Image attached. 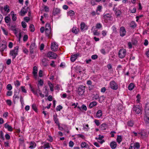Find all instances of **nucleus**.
Returning <instances> with one entry per match:
<instances>
[{
	"mask_svg": "<svg viewBox=\"0 0 149 149\" xmlns=\"http://www.w3.org/2000/svg\"><path fill=\"white\" fill-rule=\"evenodd\" d=\"M44 10L46 12H48L49 11V8L47 6H45L44 8Z\"/></svg>",
	"mask_w": 149,
	"mask_h": 149,
	"instance_id": "8fccbe9b",
	"label": "nucleus"
},
{
	"mask_svg": "<svg viewBox=\"0 0 149 149\" xmlns=\"http://www.w3.org/2000/svg\"><path fill=\"white\" fill-rule=\"evenodd\" d=\"M21 24H22V25L23 28H26V23L25 22H24L23 21H22V22Z\"/></svg>",
	"mask_w": 149,
	"mask_h": 149,
	"instance_id": "13d9d810",
	"label": "nucleus"
},
{
	"mask_svg": "<svg viewBox=\"0 0 149 149\" xmlns=\"http://www.w3.org/2000/svg\"><path fill=\"white\" fill-rule=\"evenodd\" d=\"M117 146V143L114 141H112L110 144L111 147L112 149H114L116 148Z\"/></svg>",
	"mask_w": 149,
	"mask_h": 149,
	"instance_id": "393cba45",
	"label": "nucleus"
},
{
	"mask_svg": "<svg viewBox=\"0 0 149 149\" xmlns=\"http://www.w3.org/2000/svg\"><path fill=\"white\" fill-rule=\"evenodd\" d=\"M122 141V137L121 136L118 135L117 138V141L118 143H120Z\"/></svg>",
	"mask_w": 149,
	"mask_h": 149,
	"instance_id": "c756f323",
	"label": "nucleus"
},
{
	"mask_svg": "<svg viewBox=\"0 0 149 149\" xmlns=\"http://www.w3.org/2000/svg\"><path fill=\"white\" fill-rule=\"evenodd\" d=\"M127 124L128 126L130 127H132L133 125L134 124L132 121H130L128 122Z\"/></svg>",
	"mask_w": 149,
	"mask_h": 149,
	"instance_id": "6e6d98bb",
	"label": "nucleus"
},
{
	"mask_svg": "<svg viewBox=\"0 0 149 149\" xmlns=\"http://www.w3.org/2000/svg\"><path fill=\"white\" fill-rule=\"evenodd\" d=\"M15 86H17L18 87L20 85V83L19 82V81L18 80H17L15 82Z\"/></svg>",
	"mask_w": 149,
	"mask_h": 149,
	"instance_id": "bf43d9fd",
	"label": "nucleus"
},
{
	"mask_svg": "<svg viewBox=\"0 0 149 149\" xmlns=\"http://www.w3.org/2000/svg\"><path fill=\"white\" fill-rule=\"evenodd\" d=\"M99 95L96 94L95 95H94L93 97V100H97L99 99Z\"/></svg>",
	"mask_w": 149,
	"mask_h": 149,
	"instance_id": "4c0bfd02",
	"label": "nucleus"
},
{
	"mask_svg": "<svg viewBox=\"0 0 149 149\" xmlns=\"http://www.w3.org/2000/svg\"><path fill=\"white\" fill-rule=\"evenodd\" d=\"M97 104V103L95 101H93L92 102H91L89 105V107L90 108L93 107L94 106L96 105Z\"/></svg>",
	"mask_w": 149,
	"mask_h": 149,
	"instance_id": "cd10ccee",
	"label": "nucleus"
},
{
	"mask_svg": "<svg viewBox=\"0 0 149 149\" xmlns=\"http://www.w3.org/2000/svg\"><path fill=\"white\" fill-rule=\"evenodd\" d=\"M109 86L111 89L115 90H117L118 88L117 84L114 80L110 81Z\"/></svg>",
	"mask_w": 149,
	"mask_h": 149,
	"instance_id": "f03ea898",
	"label": "nucleus"
},
{
	"mask_svg": "<svg viewBox=\"0 0 149 149\" xmlns=\"http://www.w3.org/2000/svg\"><path fill=\"white\" fill-rule=\"evenodd\" d=\"M6 88L7 90L10 91L12 89V87L10 84H9L7 86Z\"/></svg>",
	"mask_w": 149,
	"mask_h": 149,
	"instance_id": "79ce46f5",
	"label": "nucleus"
},
{
	"mask_svg": "<svg viewBox=\"0 0 149 149\" xmlns=\"http://www.w3.org/2000/svg\"><path fill=\"white\" fill-rule=\"evenodd\" d=\"M48 84L49 85V88H50V90L52 91H54L53 88L54 86L53 84H52L49 81L48 82Z\"/></svg>",
	"mask_w": 149,
	"mask_h": 149,
	"instance_id": "bb28decb",
	"label": "nucleus"
},
{
	"mask_svg": "<svg viewBox=\"0 0 149 149\" xmlns=\"http://www.w3.org/2000/svg\"><path fill=\"white\" fill-rule=\"evenodd\" d=\"M78 137H80L83 139H84L85 138L84 136L82 134H79L77 135Z\"/></svg>",
	"mask_w": 149,
	"mask_h": 149,
	"instance_id": "69168bd1",
	"label": "nucleus"
},
{
	"mask_svg": "<svg viewBox=\"0 0 149 149\" xmlns=\"http://www.w3.org/2000/svg\"><path fill=\"white\" fill-rule=\"evenodd\" d=\"M20 102L22 105H23L24 104V99L23 97L22 96H20Z\"/></svg>",
	"mask_w": 149,
	"mask_h": 149,
	"instance_id": "5fc2aeb1",
	"label": "nucleus"
},
{
	"mask_svg": "<svg viewBox=\"0 0 149 149\" xmlns=\"http://www.w3.org/2000/svg\"><path fill=\"white\" fill-rule=\"evenodd\" d=\"M19 51V46H17L15 47L14 48L10 51L9 55L11 56L13 59H14L18 54Z\"/></svg>",
	"mask_w": 149,
	"mask_h": 149,
	"instance_id": "f257e3e1",
	"label": "nucleus"
},
{
	"mask_svg": "<svg viewBox=\"0 0 149 149\" xmlns=\"http://www.w3.org/2000/svg\"><path fill=\"white\" fill-rule=\"evenodd\" d=\"M45 31L46 36L48 37L49 38H50V35L52 34L51 29H48L47 28L45 29Z\"/></svg>",
	"mask_w": 149,
	"mask_h": 149,
	"instance_id": "4468645a",
	"label": "nucleus"
},
{
	"mask_svg": "<svg viewBox=\"0 0 149 149\" xmlns=\"http://www.w3.org/2000/svg\"><path fill=\"white\" fill-rule=\"evenodd\" d=\"M113 10L115 12V14L117 17H118L120 15L121 12L119 10H116V9L115 10V8H113Z\"/></svg>",
	"mask_w": 149,
	"mask_h": 149,
	"instance_id": "5701e85b",
	"label": "nucleus"
},
{
	"mask_svg": "<svg viewBox=\"0 0 149 149\" xmlns=\"http://www.w3.org/2000/svg\"><path fill=\"white\" fill-rule=\"evenodd\" d=\"M68 13L70 16H73L74 15V11L72 10H70L69 12Z\"/></svg>",
	"mask_w": 149,
	"mask_h": 149,
	"instance_id": "49530a36",
	"label": "nucleus"
},
{
	"mask_svg": "<svg viewBox=\"0 0 149 149\" xmlns=\"http://www.w3.org/2000/svg\"><path fill=\"white\" fill-rule=\"evenodd\" d=\"M45 29H51L50 24L48 23H47L45 26Z\"/></svg>",
	"mask_w": 149,
	"mask_h": 149,
	"instance_id": "3c124183",
	"label": "nucleus"
},
{
	"mask_svg": "<svg viewBox=\"0 0 149 149\" xmlns=\"http://www.w3.org/2000/svg\"><path fill=\"white\" fill-rule=\"evenodd\" d=\"M58 48V45L55 42H53L52 43L51 45V49L53 51H56L57 50Z\"/></svg>",
	"mask_w": 149,
	"mask_h": 149,
	"instance_id": "423d86ee",
	"label": "nucleus"
},
{
	"mask_svg": "<svg viewBox=\"0 0 149 149\" xmlns=\"http://www.w3.org/2000/svg\"><path fill=\"white\" fill-rule=\"evenodd\" d=\"M32 109L36 112H38V110L37 107L36 106V105L35 104H33L32 105Z\"/></svg>",
	"mask_w": 149,
	"mask_h": 149,
	"instance_id": "72a5a7b5",
	"label": "nucleus"
},
{
	"mask_svg": "<svg viewBox=\"0 0 149 149\" xmlns=\"http://www.w3.org/2000/svg\"><path fill=\"white\" fill-rule=\"evenodd\" d=\"M11 28L12 30L15 31V33H17V31L16 29L15 28V26H12Z\"/></svg>",
	"mask_w": 149,
	"mask_h": 149,
	"instance_id": "e2e57ef3",
	"label": "nucleus"
},
{
	"mask_svg": "<svg viewBox=\"0 0 149 149\" xmlns=\"http://www.w3.org/2000/svg\"><path fill=\"white\" fill-rule=\"evenodd\" d=\"M86 143L85 142H82L81 143V146L82 148L87 147ZM87 146H88V145Z\"/></svg>",
	"mask_w": 149,
	"mask_h": 149,
	"instance_id": "ea45409f",
	"label": "nucleus"
},
{
	"mask_svg": "<svg viewBox=\"0 0 149 149\" xmlns=\"http://www.w3.org/2000/svg\"><path fill=\"white\" fill-rule=\"evenodd\" d=\"M134 87V84L133 83H131L128 86V89L130 90H132Z\"/></svg>",
	"mask_w": 149,
	"mask_h": 149,
	"instance_id": "c85d7f7f",
	"label": "nucleus"
},
{
	"mask_svg": "<svg viewBox=\"0 0 149 149\" xmlns=\"http://www.w3.org/2000/svg\"><path fill=\"white\" fill-rule=\"evenodd\" d=\"M102 111L101 110H99L97 112L96 116L97 117L100 118L102 116Z\"/></svg>",
	"mask_w": 149,
	"mask_h": 149,
	"instance_id": "b1692460",
	"label": "nucleus"
},
{
	"mask_svg": "<svg viewBox=\"0 0 149 149\" xmlns=\"http://www.w3.org/2000/svg\"><path fill=\"white\" fill-rule=\"evenodd\" d=\"M63 109V107L61 105H59L57 106L56 110L57 111H60Z\"/></svg>",
	"mask_w": 149,
	"mask_h": 149,
	"instance_id": "37998d69",
	"label": "nucleus"
},
{
	"mask_svg": "<svg viewBox=\"0 0 149 149\" xmlns=\"http://www.w3.org/2000/svg\"><path fill=\"white\" fill-rule=\"evenodd\" d=\"M78 30L75 27H73L72 30V32L75 34H77L78 33Z\"/></svg>",
	"mask_w": 149,
	"mask_h": 149,
	"instance_id": "7c9ffc66",
	"label": "nucleus"
},
{
	"mask_svg": "<svg viewBox=\"0 0 149 149\" xmlns=\"http://www.w3.org/2000/svg\"><path fill=\"white\" fill-rule=\"evenodd\" d=\"M91 58L93 60H95L98 58V56L97 55H93L91 56Z\"/></svg>",
	"mask_w": 149,
	"mask_h": 149,
	"instance_id": "864d4df0",
	"label": "nucleus"
},
{
	"mask_svg": "<svg viewBox=\"0 0 149 149\" xmlns=\"http://www.w3.org/2000/svg\"><path fill=\"white\" fill-rule=\"evenodd\" d=\"M30 88L31 89V91H32V92L35 95L38 96L37 92L40 93L41 92V91L39 88V87L38 86V88L37 89L36 91H35L34 89L33 88L32 86L31 85H29Z\"/></svg>",
	"mask_w": 149,
	"mask_h": 149,
	"instance_id": "1a4fd4ad",
	"label": "nucleus"
},
{
	"mask_svg": "<svg viewBox=\"0 0 149 149\" xmlns=\"http://www.w3.org/2000/svg\"><path fill=\"white\" fill-rule=\"evenodd\" d=\"M60 10L58 8H54V9L53 14L54 16H55L60 14Z\"/></svg>",
	"mask_w": 149,
	"mask_h": 149,
	"instance_id": "f8f14e48",
	"label": "nucleus"
},
{
	"mask_svg": "<svg viewBox=\"0 0 149 149\" xmlns=\"http://www.w3.org/2000/svg\"><path fill=\"white\" fill-rule=\"evenodd\" d=\"M28 36L27 35H25L24 36L23 38V40L24 41H26L28 39Z\"/></svg>",
	"mask_w": 149,
	"mask_h": 149,
	"instance_id": "603ef678",
	"label": "nucleus"
},
{
	"mask_svg": "<svg viewBox=\"0 0 149 149\" xmlns=\"http://www.w3.org/2000/svg\"><path fill=\"white\" fill-rule=\"evenodd\" d=\"M136 24L134 21H132L130 24V27L132 29H135L136 26Z\"/></svg>",
	"mask_w": 149,
	"mask_h": 149,
	"instance_id": "412c9836",
	"label": "nucleus"
},
{
	"mask_svg": "<svg viewBox=\"0 0 149 149\" xmlns=\"http://www.w3.org/2000/svg\"><path fill=\"white\" fill-rule=\"evenodd\" d=\"M134 143H132L130 145V147L129 149H135V148L134 147Z\"/></svg>",
	"mask_w": 149,
	"mask_h": 149,
	"instance_id": "774afa93",
	"label": "nucleus"
},
{
	"mask_svg": "<svg viewBox=\"0 0 149 149\" xmlns=\"http://www.w3.org/2000/svg\"><path fill=\"white\" fill-rule=\"evenodd\" d=\"M42 144H43V146L41 147H43L44 149L49 148H50L49 143H48L44 142L42 143Z\"/></svg>",
	"mask_w": 149,
	"mask_h": 149,
	"instance_id": "dca6fc26",
	"label": "nucleus"
},
{
	"mask_svg": "<svg viewBox=\"0 0 149 149\" xmlns=\"http://www.w3.org/2000/svg\"><path fill=\"white\" fill-rule=\"evenodd\" d=\"M105 97L103 95L99 97L98 101L100 103H102L105 99Z\"/></svg>",
	"mask_w": 149,
	"mask_h": 149,
	"instance_id": "2f4dec72",
	"label": "nucleus"
},
{
	"mask_svg": "<svg viewBox=\"0 0 149 149\" xmlns=\"http://www.w3.org/2000/svg\"><path fill=\"white\" fill-rule=\"evenodd\" d=\"M133 110L137 114H138L140 113H142V111L141 109V107L139 105H136L134 106L133 108Z\"/></svg>",
	"mask_w": 149,
	"mask_h": 149,
	"instance_id": "20e7f679",
	"label": "nucleus"
},
{
	"mask_svg": "<svg viewBox=\"0 0 149 149\" xmlns=\"http://www.w3.org/2000/svg\"><path fill=\"white\" fill-rule=\"evenodd\" d=\"M48 57L50 59H56L57 57V55L56 54L54 53L53 52H48L47 54Z\"/></svg>",
	"mask_w": 149,
	"mask_h": 149,
	"instance_id": "39448f33",
	"label": "nucleus"
},
{
	"mask_svg": "<svg viewBox=\"0 0 149 149\" xmlns=\"http://www.w3.org/2000/svg\"><path fill=\"white\" fill-rule=\"evenodd\" d=\"M74 143L72 141H70L69 143V145L70 147H72L74 146Z\"/></svg>",
	"mask_w": 149,
	"mask_h": 149,
	"instance_id": "680f3d73",
	"label": "nucleus"
},
{
	"mask_svg": "<svg viewBox=\"0 0 149 149\" xmlns=\"http://www.w3.org/2000/svg\"><path fill=\"white\" fill-rule=\"evenodd\" d=\"M36 44L35 43H32L31 44L30 47V52L31 54L33 53V50L36 48Z\"/></svg>",
	"mask_w": 149,
	"mask_h": 149,
	"instance_id": "9b49d317",
	"label": "nucleus"
},
{
	"mask_svg": "<svg viewBox=\"0 0 149 149\" xmlns=\"http://www.w3.org/2000/svg\"><path fill=\"white\" fill-rule=\"evenodd\" d=\"M30 146L29 148L31 149H33L36 146V144L34 141H31L30 143Z\"/></svg>",
	"mask_w": 149,
	"mask_h": 149,
	"instance_id": "a878e982",
	"label": "nucleus"
},
{
	"mask_svg": "<svg viewBox=\"0 0 149 149\" xmlns=\"http://www.w3.org/2000/svg\"><path fill=\"white\" fill-rule=\"evenodd\" d=\"M1 28L2 29V30L4 34L6 36L8 35V31L7 30H6L5 29V28L3 27H1Z\"/></svg>",
	"mask_w": 149,
	"mask_h": 149,
	"instance_id": "e433bc0d",
	"label": "nucleus"
},
{
	"mask_svg": "<svg viewBox=\"0 0 149 149\" xmlns=\"http://www.w3.org/2000/svg\"><path fill=\"white\" fill-rule=\"evenodd\" d=\"M29 28L30 29V31L31 32H33L34 31L35 29L33 25L31 24L29 26Z\"/></svg>",
	"mask_w": 149,
	"mask_h": 149,
	"instance_id": "f704fd0d",
	"label": "nucleus"
},
{
	"mask_svg": "<svg viewBox=\"0 0 149 149\" xmlns=\"http://www.w3.org/2000/svg\"><path fill=\"white\" fill-rule=\"evenodd\" d=\"M126 54V50L125 49H120L118 52V56L120 58H123L125 56Z\"/></svg>",
	"mask_w": 149,
	"mask_h": 149,
	"instance_id": "7ed1b4c3",
	"label": "nucleus"
},
{
	"mask_svg": "<svg viewBox=\"0 0 149 149\" xmlns=\"http://www.w3.org/2000/svg\"><path fill=\"white\" fill-rule=\"evenodd\" d=\"M126 31L125 27L123 26L121 27L120 29V36L122 37L124 36L125 35Z\"/></svg>",
	"mask_w": 149,
	"mask_h": 149,
	"instance_id": "9d476101",
	"label": "nucleus"
},
{
	"mask_svg": "<svg viewBox=\"0 0 149 149\" xmlns=\"http://www.w3.org/2000/svg\"><path fill=\"white\" fill-rule=\"evenodd\" d=\"M96 28L100 29L102 27V26L100 23H97L96 26Z\"/></svg>",
	"mask_w": 149,
	"mask_h": 149,
	"instance_id": "de8ad7c7",
	"label": "nucleus"
},
{
	"mask_svg": "<svg viewBox=\"0 0 149 149\" xmlns=\"http://www.w3.org/2000/svg\"><path fill=\"white\" fill-rule=\"evenodd\" d=\"M93 35L95 36H98L100 35V33L98 32L97 30H94L93 31Z\"/></svg>",
	"mask_w": 149,
	"mask_h": 149,
	"instance_id": "a18cd8bd",
	"label": "nucleus"
},
{
	"mask_svg": "<svg viewBox=\"0 0 149 149\" xmlns=\"http://www.w3.org/2000/svg\"><path fill=\"white\" fill-rule=\"evenodd\" d=\"M81 30L84 31L87 29V26L84 22H82L81 24Z\"/></svg>",
	"mask_w": 149,
	"mask_h": 149,
	"instance_id": "a211bd4d",
	"label": "nucleus"
},
{
	"mask_svg": "<svg viewBox=\"0 0 149 149\" xmlns=\"http://www.w3.org/2000/svg\"><path fill=\"white\" fill-rule=\"evenodd\" d=\"M85 92V87L83 86H81L78 88V93L79 95H82Z\"/></svg>",
	"mask_w": 149,
	"mask_h": 149,
	"instance_id": "0eeeda50",
	"label": "nucleus"
},
{
	"mask_svg": "<svg viewBox=\"0 0 149 149\" xmlns=\"http://www.w3.org/2000/svg\"><path fill=\"white\" fill-rule=\"evenodd\" d=\"M134 148H136L137 149H139L140 147V144L138 142H136L135 143H134Z\"/></svg>",
	"mask_w": 149,
	"mask_h": 149,
	"instance_id": "473e14b6",
	"label": "nucleus"
},
{
	"mask_svg": "<svg viewBox=\"0 0 149 149\" xmlns=\"http://www.w3.org/2000/svg\"><path fill=\"white\" fill-rule=\"evenodd\" d=\"M57 115L56 114L54 115L53 118L55 123L57 125H59V123L58 121V119L57 118Z\"/></svg>",
	"mask_w": 149,
	"mask_h": 149,
	"instance_id": "aec40b11",
	"label": "nucleus"
},
{
	"mask_svg": "<svg viewBox=\"0 0 149 149\" xmlns=\"http://www.w3.org/2000/svg\"><path fill=\"white\" fill-rule=\"evenodd\" d=\"M25 87L24 86H22L21 87V88L22 92L25 93H26V89L25 88Z\"/></svg>",
	"mask_w": 149,
	"mask_h": 149,
	"instance_id": "052dcab7",
	"label": "nucleus"
},
{
	"mask_svg": "<svg viewBox=\"0 0 149 149\" xmlns=\"http://www.w3.org/2000/svg\"><path fill=\"white\" fill-rule=\"evenodd\" d=\"M4 127L6 129H7L8 131L12 132L13 131L12 127L7 123L4 124Z\"/></svg>",
	"mask_w": 149,
	"mask_h": 149,
	"instance_id": "f3484780",
	"label": "nucleus"
},
{
	"mask_svg": "<svg viewBox=\"0 0 149 149\" xmlns=\"http://www.w3.org/2000/svg\"><path fill=\"white\" fill-rule=\"evenodd\" d=\"M19 94V92H15L14 93V94L13 97V101L14 104H15L16 99H19V97L18 96Z\"/></svg>",
	"mask_w": 149,
	"mask_h": 149,
	"instance_id": "ddd939ff",
	"label": "nucleus"
},
{
	"mask_svg": "<svg viewBox=\"0 0 149 149\" xmlns=\"http://www.w3.org/2000/svg\"><path fill=\"white\" fill-rule=\"evenodd\" d=\"M26 6H24V7L22 9L20 12V15L21 16H24V15L27 13L28 11V9L29 8V7H27L26 8V9L25 8Z\"/></svg>",
	"mask_w": 149,
	"mask_h": 149,
	"instance_id": "6e6552de",
	"label": "nucleus"
},
{
	"mask_svg": "<svg viewBox=\"0 0 149 149\" xmlns=\"http://www.w3.org/2000/svg\"><path fill=\"white\" fill-rule=\"evenodd\" d=\"M0 138L2 140H4V139L3 133L2 131H1L0 132Z\"/></svg>",
	"mask_w": 149,
	"mask_h": 149,
	"instance_id": "4d7b16f0",
	"label": "nucleus"
},
{
	"mask_svg": "<svg viewBox=\"0 0 149 149\" xmlns=\"http://www.w3.org/2000/svg\"><path fill=\"white\" fill-rule=\"evenodd\" d=\"M44 88H45V91L44 93L45 94V96L47 97L48 95V91L47 89V88L46 86L44 87Z\"/></svg>",
	"mask_w": 149,
	"mask_h": 149,
	"instance_id": "09e8293b",
	"label": "nucleus"
},
{
	"mask_svg": "<svg viewBox=\"0 0 149 149\" xmlns=\"http://www.w3.org/2000/svg\"><path fill=\"white\" fill-rule=\"evenodd\" d=\"M79 55V54H77L72 55L70 58V60L72 62H74Z\"/></svg>",
	"mask_w": 149,
	"mask_h": 149,
	"instance_id": "2eb2a0df",
	"label": "nucleus"
},
{
	"mask_svg": "<svg viewBox=\"0 0 149 149\" xmlns=\"http://www.w3.org/2000/svg\"><path fill=\"white\" fill-rule=\"evenodd\" d=\"M103 17L104 18H106L107 17L110 18L111 17V15L109 13L106 14H104L103 15Z\"/></svg>",
	"mask_w": 149,
	"mask_h": 149,
	"instance_id": "a19ab883",
	"label": "nucleus"
},
{
	"mask_svg": "<svg viewBox=\"0 0 149 149\" xmlns=\"http://www.w3.org/2000/svg\"><path fill=\"white\" fill-rule=\"evenodd\" d=\"M101 128L102 130H106L107 126L106 124H102L101 125Z\"/></svg>",
	"mask_w": 149,
	"mask_h": 149,
	"instance_id": "58836bf2",
	"label": "nucleus"
},
{
	"mask_svg": "<svg viewBox=\"0 0 149 149\" xmlns=\"http://www.w3.org/2000/svg\"><path fill=\"white\" fill-rule=\"evenodd\" d=\"M48 60L47 59L45 58H43L42 60V64L44 66H47L48 65Z\"/></svg>",
	"mask_w": 149,
	"mask_h": 149,
	"instance_id": "6ab92c4d",
	"label": "nucleus"
},
{
	"mask_svg": "<svg viewBox=\"0 0 149 149\" xmlns=\"http://www.w3.org/2000/svg\"><path fill=\"white\" fill-rule=\"evenodd\" d=\"M33 74L34 76V78L36 79L37 78V72L33 71Z\"/></svg>",
	"mask_w": 149,
	"mask_h": 149,
	"instance_id": "0e129e2a",
	"label": "nucleus"
},
{
	"mask_svg": "<svg viewBox=\"0 0 149 149\" xmlns=\"http://www.w3.org/2000/svg\"><path fill=\"white\" fill-rule=\"evenodd\" d=\"M6 102L7 104L9 106H10L11 105L12 102L11 100H7Z\"/></svg>",
	"mask_w": 149,
	"mask_h": 149,
	"instance_id": "338daca9",
	"label": "nucleus"
},
{
	"mask_svg": "<svg viewBox=\"0 0 149 149\" xmlns=\"http://www.w3.org/2000/svg\"><path fill=\"white\" fill-rule=\"evenodd\" d=\"M5 20L6 23H8L10 21V19L9 17L7 16L5 17Z\"/></svg>",
	"mask_w": 149,
	"mask_h": 149,
	"instance_id": "c03bdc74",
	"label": "nucleus"
},
{
	"mask_svg": "<svg viewBox=\"0 0 149 149\" xmlns=\"http://www.w3.org/2000/svg\"><path fill=\"white\" fill-rule=\"evenodd\" d=\"M9 7L7 5H6L4 7V10L5 11H6L7 13H9L10 12V9Z\"/></svg>",
	"mask_w": 149,
	"mask_h": 149,
	"instance_id": "c9c22d12",
	"label": "nucleus"
},
{
	"mask_svg": "<svg viewBox=\"0 0 149 149\" xmlns=\"http://www.w3.org/2000/svg\"><path fill=\"white\" fill-rule=\"evenodd\" d=\"M7 47V46L5 44H2L0 45V51L2 52Z\"/></svg>",
	"mask_w": 149,
	"mask_h": 149,
	"instance_id": "4be33fe9",
	"label": "nucleus"
}]
</instances>
